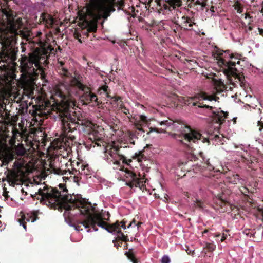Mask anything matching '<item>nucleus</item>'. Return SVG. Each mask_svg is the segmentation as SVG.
<instances>
[{"label": "nucleus", "mask_w": 263, "mask_h": 263, "mask_svg": "<svg viewBox=\"0 0 263 263\" xmlns=\"http://www.w3.org/2000/svg\"><path fill=\"white\" fill-rule=\"evenodd\" d=\"M121 99V97L117 96L112 97L110 96V97L108 98V101L109 100H111V103L114 105H119L118 101Z\"/></svg>", "instance_id": "nucleus-20"}, {"label": "nucleus", "mask_w": 263, "mask_h": 263, "mask_svg": "<svg viewBox=\"0 0 263 263\" xmlns=\"http://www.w3.org/2000/svg\"><path fill=\"white\" fill-rule=\"evenodd\" d=\"M168 2L169 4L173 7L178 6L180 1L178 0H168Z\"/></svg>", "instance_id": "nucleus-24"}, {"label": "nucleus", "mask_w": 263, "mask_h": 263, "mask_svg": "<svg viewBox=\"0 0 263 263\" xmlns=\"http://www.w3.org/2000/svg\"><path fill=\"white\" fill-rule=\"evenodd\" d=\"M142 224V222H139L137 224H135L134 226H137L138 228Z\"/></svg>", "instance_id": "nucleus-41"}, {"label": "nucleus", "mask_w": 263, "mask_h": 263, "mask_svg": "<svg viewBox=\"0 0 263 263\" xmlns=\"http://www.w3.org/2000/svg\"><path fill=\"white\" fill-rule=\"evenodd\" d=\"M25 149L23 147H18L16 149V153L18 156H22L25 154Z\"/></svg>", "instance_id": "nucleus-22"}, {"label": "nucleus", "mask_w": 263, "mask_h": 263, "mask_svg": "<svg viewBox=\"0 0 263 263\" xmlns=\"http://www.w3.org/2000/svg\"><path fill=\"white\" fill-rule=\"evenodd\" d=\"M1 97H3V95H0Z\"/></svg>", "instance_id": "nucleus-53"}, {"label": "nucleus", "mask_w": 263, "mask_h": 263, "mask_svg": "<svg viewBox=\"0 0 263 263\" xmlns=\"http://www.w3.org/2000/svg\"><path fill=\"white\" fill-rule=\"evenodd\" d=\"M257 126L259 127L258 130L261 132L263 129V122L258 121Z\"/></svg>", "instance_id": "nucleus-30"}, {"label": "nucleus", "mask_w": 263, "mask_h": 263, "mask_svg": "<svg viewBox=\"0 0 263 263\" xmlns=\"http://www.w3.org/2000/svg\"><path fill=\"white\" fill-rule=\"evenodd\" d=\"M140 118L143 122L146 121L147 117L144 115H141Z\"/></svg>", "instance_id": "nucleus-32"}, {"label": "nucleus", "mask_w": 263, "mask_h": 263, "mask_svg": "<svg viewBox=\"0 0 263 263\" xmlns=\"http://www.w3.org/2000/svg\"><path fill=\"white\" fill-rule=\"evenodd\" d=\"M60 63L61 66L63 65V63L62 62H61Z\"/></svg>", "instance_id": "nucleus-49"}, {"label": "nucleus", "mask_w": 263, "mask_h": 263, "mask_svg": "<svg viewBox=\"0 0 263 263\" xmlns=\"http://www.w3.org/2000/svg\"><path fill=\"white\" fill-rule=\"evenodd\" d=\"M220 234L219 233H217V234H214V236H215V237H219V236H220Z\"/></svg>", "instance_id": "nucleus-45"}, {"label": "nucleus", "mask_w": 263, "mask_h": 263, "mask_svg": "<svg viewBox=\"0 0 263 263\" xmlns=\"http://www.w3.org/2000/svg\"><path fill=\"white\" fill-rule=\"evenodd\" d=\"M41 34H42V32H40V31H39V32H37L36 36H40Z\"/></svg>", "instance_id": "nucleus-44"}, {"label": "nucleus", "mask_w": 263, "mask_h": 263, "mask_svg": "<svg viewBox=\"0 0 263 263\" xmlns=\"http://www.w3.org/2000/svg\"><path fill=\"white\" fill-rule=\"evenodd\" d=\"M122 111L126 115L129 113L128 109H127L126 107H124V108L122 110Z\"/></svg>", "instance_id": "nucleus-38"}, {"label": "nucleus", "mask_w": 263, "mask_h": 263, "mask_svg": "<svg viewBox=\"0 0 263 263\" xmlns=\"http://www.w3.org/2000/svg\"><path fill=\"white\" fill-rule=\"evenodd\" d=\"M206 248L210 251H212L216 248V245L212 243H208L206 244Z\"/></svg>", "instance_id": "nucleus-28"}, {"label": "nucleus", "mask_w": 263, "mask_h": 263, "mask_svg": "<svg viewBox=\"0 0 263 263\" xmlns=\"http://www.w3.org/2000/svg\"><path fill=\"white\" fill-rule=\"evenodd\" d=\"M12 62V58H10L8 55L4 53H0V70L1 75L5 74V72L9 70L11 66L10 64Z\"/></svg>", "instance_id": "nucleus-11"}, {"label": "nucleus", "mask_w": 263, "mask_h": 263, "mask_svg": "<svg viewBox=\"0 0 263 263\" xmlns=\"http://www.w3.org/2000/svg\"><path fill=\"white\" fill-rule=\"evenodd\" d=\"M133 158L134 159H136L138 162H141L142 160L145 158V157L143 154V152L142 151H140L138 153H136Z\"/></svg>", "instance_id": "nucleus-17"}, {"label": "nucleus", "mask_w": 263, "mask_h": 263, "mask_svg": "<svg viewBox=\"0 0 263 263\" xmlns=\"http://www.w3.org/2000/svg\"><path fill=\"white\" fill-rule=\"evenodd\" d=\"M52 172L56 175H71V174H73V173H72L69 169L68 170H63L61 168H56L52 167Z\"/></svg>", "instance_id": "nucleus-15"}, {"label": "nucleus", "mask_w": 263, "mask_h": 263, "mask_svg": "<svg viewBox=\"0 0 263 263\" xmlns=\"http://www.w3.org/2000/svg\"><path fill=\"white\" fill-rule=\"evenodd\" d=\"M238 182H239L241 184H245L246 183V180L243 178H240L239 177V180H238Z\"/></svg>", "instance_id": "nucleus-31"}, {"label": "nucleus", "mask_w": 263, "mask_h": 263, "mask_svg": "<svg viewBox=\"0 0 263 263\" xmlns=\"http://www.w3.org/2000/svg\"><path fill=\"white\" fill-rule=\"evenodd\" d=\"M191 101H193V105L197 106L196 112L199 114L203 115L214 118L216 123L221 125L223 121L227 118L228 113L223 111L214 110L212 106L203 105L200 101L202 100L216 101L215 96L208 95L205 92L197 93L193 97H190Z\"/></svg>", "instance_id": "nucleus-8"}, {"label": "nucleus", "mask_w": 263, "mask_h": 263, "mask_svg": "<svg viewBox=\"0 0 263 263\" xmlns=\"http://www.w3.org/2000/svg\"><path fill=\"white\" fill-rule=\"evenodd\" d=\"M45 19H46V23L51 25H53L54 23V19L50 15L45 16Z\"/></svg>", "instance_id": "nucleus-21"}, {"label": "nucleus", "mask_w": 263, "mask_h": 263, "mask_svg": "<svg viewBox=\"0 0 263 263\" xmlns=\"http://www.w3.org/2000/svg\"><path fill=\"white\" fill-rule=\"evenodd\" d=\"M63 180H65L66 179L67 180H68V179H74V177H72L71 175L70 177H68V176H63Z\"/></svg>", "instance_id": "nucleus-37"}, {"label": "nucleus", "mask_w": 263, "mask_h": 263, "mask_svg": "<svg viewBox=\"0 0 263 263\" xmlns=\"http://www.w3.org/2000/svg\"><path fill=\"white\" fill-rule=\"evenodd\" d=\"M73 226L74 227L75 230L78 231H79L80 230H82V229H81V226H80L79 225H74Z\"/></svg>", "instance_id": "nucleus-35"}, {"label": "nucleus", "mask_w": 263, "mask_h": 263, "mask_svg": "<svg viewBox=\"0 0 263 263\" xmlns=\"http://www.w3.org/2000/svg\"><path fill=\"white\" fill-rule=\"evenodd\" d=\"M161 262V263H170L171 260L168 256L165 255L162 256Z\"/></svg>", "instance_id": "nucleus-25"}, {"label": "nucleus", "mask_w": 263, "mask_h": 263, "mask_svg": "<svg viewBox=\"0 0 263 263\" xmlns=\"http://www.w3.org/2000/svg\"><path fill=\"white\" fill-rule=\"evenodd\" d=\"M120 227H122L123 229H126V227L125 225V222L124 221H122L121 222V225L120 224Z\"/></svg>", "instance_id": "nucleus-36"}, {"label": "nucleus", "mask_w": 263, "mask_h": 263, "mask_svg": "<svg viewBox=\"0 0 263 263\" xmlns=\"http://www.w3.org/2000/svg\"><path fill=\"white\" fill-rule=\"evenodd\" d=\"M95 144L97 145L98 146H101V142L100 141H96L95 142Z\"/></svg>", "instance_id": "nucleus-42"}, {"label": "nucleus", "mask_w": 263, "mask_h": 263, "mask_svg": "<svg viewBox=\"0 0 263 263\" xmlns=\"http://www.w3.org/2000/svg\"><path fill=\"white\" fill-rule=\"evenodd\" d=\"M63 71L66 79L57 86L53 95L57 103L69 105L73 96L77 95H79L83 105H88L91 103H95L96 105H99L101 103L89 87L81 83L76 78L70 76L66 69L63 68Z\"/></svg>", "instance_id": "nucleus-2"}, {"label": "nucleus", "mask_w": 263, "mask_h": 263, "mask_svg": "<svg viewBox=\"0 0 263 263\" xmlns=\"http://www.w3.org/2000/svg\"><path fill=\"white\" fill-rule=\"evenodd\" d=\"M12 136H13V137H14V133H12Z\"/></svg>", "instance_id": "nucleus-52"}, {"label": "nucleus", "mask_w": 263, "mask_h": 263, "mask_svg": "<svg viewBox=\"0 0 263 263\" xmlns=\"http://www.w3.org/2000/svg\"><path fill=\"white\" fill-rule=\"evenodd\" d=\"M3 13L7 18V29L10 33L14 35H18L21 31L19 30L22 22L20 18L15 19L14 12L10 10H4Z\"/></svg>", "instance_id": "nucleus-10"}, {"label": "nucleus", "mask_w": 263, "mask_h": 263, "mask_svg": "<svg viewBox=\"0 0 263 263\" xmlns=\"http://www.w3.org/2000/svg\"><path fill=\"white\" fill-rule=\"evenodd\" d=\"M70 148H67V150H66V151H67V153L69 152V151H70Z\"/></svg>", "instance_id": "nucleus-47"}, {"label": "nucleus", "mask_w": 263, "mask_h": 263, "mask_svg": "<svg viewBox=\"0 0 263 263\" xmlns=\"http://www.w3.org/2000/svg\"><path fill=\"white\" fill-rule=\"evenodd\" d=\"M15 142V138L6 134L1 135L0 137V166L8 165L13 160V155L9 152V145L12 146Z\"/></svg>", "instance_id": "nucleus-9"}, {"label": "nucleus", "mask_w": 263, "mask_h": 263, "mask_svg": "<svg viewBox=\"0 0 263 263\" xmlns=\"http://www.w3.org/2000/svg\"><path fill=\"white\" fill-rule=\"evenodd\" d=\"M229 181L232 184H236L239 180V175L238 174L233 175L232 177L228 178Z\"/></svg>", "instance_id": "nucleus-19"}, {"label": "nucleus", "mask_w": 263, "mask_h": 263, "mask_svg": "<svg viewBox=\"0 0 263 263\" xmlns=\"http://www.w3.org/2000/svg\"><path fill=\"white\" fill-rule=\"evenodd\" d=\"M243 190H241L240 191H241V193H242L243 194H244V195H246V193H248V189H247V188H246L245 187H243Z\"/></svg>", "instance_id": "nucleus-34"}, {"label": "nucleus", "mask_w": 263, "mask_h": 263, "mask_svg": "<svg viewBox=\"0 0 263 263\" xmlns=\"http://www.w3.org/2000/svg\"><path fill=\"white\" fill-rule=\"evenodd\" d=\"M79 173L81 175H84L85 176H88L91 174V171L89 170L88 165H84L83 164H81L80 167L79 168Z\"/></svg>", "instance_id": "nucleus-16"}, {"label": "nucleus", "mask_w": 263, "mask_h": 263, "mask_svg": "<svg viewBox=\"0 0 263 263\" xmlns=\"http://www.w3.org/2000/svg\"><path fill=\"white\" fill-rule=\"evenodd\" d=\"M124 107H125L124 105L123 104V103H122L120 105V108L121 110H122Z\"/></svg>", "instance_id": "nucleus-43"}, {"label": "nucleus", "mask_w": 263, "mask_h": 263, "mask_svg": "<svg viewBox=\"0 0 263 263\" xmlns=\"http://www.w3.org/2000/svg\"><path fill=\"white\" fill-rule=\"evenodd\" d=\"M206 164L208 165V168L209 170H212L214 169V167L210 164L209 161H207Z\"/></svg>", "instance_id": "nucleus-33"}, {"label": "nucleus", "mask_w": 263, "mask_h": 263, "mask_svg": "<svg viewBox=\"0 0 263 263\" xmlns=\"http://www.w3.org/2000/svg\"><path fill=\"white\" fill-rule=\"evenodd\" d=\"M76 37L79 40V42H80L81 43H82V41H81V40H80V39H79L78 38V35H77Z\"/></svg>", "instance_id": "nucleus-46"}, {"label": "nucleus", "mask_w": 263, "mask_h": 263, "mask_svg": "<svg viewBox=\"0 0 263 263\" xmlns=\"http://www.w3.org/2000/svg\"><path fill=\"white\" fill-rule=\"evenodd\" d=\"M126 146H119L115 142L106 147L104 159L108 163H112L114 169L117 170L118 178L124 181L131 188H141L146 182L145 179L130 168L131 159H127L124 156Z\"/></svg>", "instance_id": "nucleus-3"}, {"label": "nucleus", "mask_w": 263, "mask_h": 263, "mask_svg": "<svg viewBox=\"0 0 263 263\" xmlns=\"http://www.w3.org/2000/svg\"><path fill=\"white\" fill-rule=\"evenodd\" d=\"M215 137H218V136L217 134H215Z\"/></svg>", "instance_id": "nucleus-51"}, {"label": "nucleus", "mask_w": 263, "mask_h": 263, "mask_svg": "<svg viewBox=\"0 0 263 263\" xmlns=\"http://www.w3.org/2000/svg\"><path fill=\"white\" fill-rule=\"evenodd\" d=\"M150 132H156L158 133H164L165 132V130L162 128L158 129L156 127H151Z\"/></svg>", "instance_id": "nucleus-26"}, {"label": "nucleus", "mask_w": 263, "mask_h": 263, "mask_svg": "<svg viewBox=\"0 0 263 263\" xmlns=\"http://www.w3.org/2000/svg\"><path fill=\"white\" fill-rule=\"evenodd\" d=\"M23 166V163L21 160H16L13 163V166L16 172H18L21 168Z\"/></svg>", "instance_id": "nucleus-18"}, {"label": "nucleus", "mask_w": 263, "mask_h": 263, "mask_svg": "<svg viewBox=\"0 0 263 263\" xmlns=\"http://www.w3.org/2000/svg\"><path fill=\"white\" fill-rule=\"evenodd\" d=\"M208 231L207 230H205L203 232L204 233H208Z\"/></svg>", "instance_id": "nucleus-48"}, {"label": "nucleus", "mask_w": 263, "mask_h": 263, "mask_svg": "<svg viewBox=\"0 0 263 263\" xmlns=\"http://www.w3.org/2000/svg\"><path fill=\"white\" fill-rule=\"evenodd\" d=\"M123 5L122 0H89L83 17L87 25L91 24L92 26L87 31L95 32L98 19H107L115 11L116 7L120 9Z\"/></svg>", "instance_id": "nucleus-5"}, {"label": "nucleus", "mask_w": 263, "mask_h": 263, "mask_svg": "<svg viewBox=\"0 0 263 263\" xmlns=\"http://www.w3.org/2000/svg\"><path fill=\"white\" fill-rule=\"evenodd\" d=\"M196 5H200L203 8L205 7L206 3L201 0H192Z\"/></svg>", "instance_id": "nucleus-23"}, {"label": "nucleus", "mask_w": 263, "mask_h": 263, "mask_svg": "<svg viewBox=\"0 0 263 263\" xmlns=\"http://www.w3.org/2000/svg\"><path fill=\"white\" fill-rule=\"evenodd\" d=\"M160 124L161 126H165L166 127H171L173 130L178 132L179 134L182 136L184 141L182 139L180 141L189 149L194 148L193 143L198 144L199 142L203 143L207 141V139L203 137L200 133L193 130L183 123L169 120L162 121Z\"/></svg>", "instance_id": "nucleus-7"}, {"label": "nucleus", "mask_w": 263, "mask_h": 263, "mask_svg": "<svg viewBox=\"0 0 263 263\" xmlns=\"http://www.w3.org/2000/svg\"><path fill=\"white\" fill-rule=\"evenodd\" d=\"M135 222V220H133V221L132 222H131L128 226H127V228H129L130 227H133V223ZM134 227H135L134 226Z\"/></svg>", "instance_id": "nucleus-40"}, {"label": "nucleus", "mask_w": 263, "mask_h": 263, "mask_svg": "<svg viewBox=\"0 0 263 263\" xmlns=\"http://www.w3.org/2000/svg\"><path fill=\"white\" fill-rule=\"evenodd\" d=\"M110 88L106 84L100 86L97 91L98 95L101 96L102 98H104L106 101H108V98L110 97Z\"/></svg>", "instance_id": "nucleus-14"}, {"label": "nucleus", "mask_w": 263, "mask_h": 263, "mask_svg": "<svg viewBox=\"0 0 263 263\" xmlns=\"http://www.w3.org/2000/svg\"><path fill=\"white\" fill-rule=\"evenodd\" d=\"M182 28L185 30H194L196 33H199L198 31L195 30L196 24L193 22L192 18L189 17L183 16L181 18Z\"/></svg>", "instance_id": "nucleus-12"}, {"label": "nucleus", "mask_w": 263, "mask_h": 263, "mask_svg": "<svg viewBox=\"0 0 263 263\" xmlns=\"http://www.w3.org/2000/svg\"><path fill=\"white\" fill-rule=\"evenodd\" d=\"M213 55L219 66L223 67L224 73L229 78L233 77L241 81V78L238 73L236 64H240V60L242 55L238 53H231L229 50L223 51L215 47L213 51Z\"/></svg>", "instance_id": "nucleus-6"}, {"label": "nucleus", "mask_w": 263, "mask_h": 263, "mask_svg": "<svg viewBox=\"0 0 263 263\" xmlns=\"http://www.w3.org/2000/svg\"><path fill=\"white\" fill-rule=\"evenodd\" d=\"M60 191L56 189L43 185V188L37 189L34 195L31 194L32 197L40 200L41 202L50 208H55L62 203L65 211L64 216L79 215V223L86 229L91 228L92 231H97V226L105 230L108 233L116 235L119 238L124 240V234L120 230L118 221L111 225L104 221L101 215L97 213L91 203L84 200L76 199L75 196L68 194V190L61 184H59ZM92 232L91 229L87 231Z\"/></svg>", "instance_id": "nucleus-1"}, {"label": "nucleus", "mask_w": 263, "mask_h": 263, "mask_svg": "<svg viewBox=\"0 0 263 263\" xmlns=\"http://www.w3.org/2000/svg\"><path fill=\"white\" fill-rule=\"evenodd\" d=\"M63 127L64 128L65 132L68 133L70 131L71 127H70V124L69 123H67L66 124H65L64 123V125H63Z\"/></svg>", "instance_id": "nucleus-29"}, {"label": "nucleus", "mask_w": 263, "mask_h": 263, "mask_svg": "<svg viewBox=\"0 0 263 263\" xmlns=\"http://www.w3.org/2000/svg\"><path fill=\"white\" fill-rule=\"evenodd\" d=\"M227 237V235L223 234L221 238V241H223Z\"/></svg>", "instance_id": "nucleus-39"}, {"label": "nucleus", "mask_w": 263, "mask_h": 263, "mask_svg": "<svg viewBox=\"0 0 263 263\" xmlns=\"http://www.w3.org/2000/svg\"><path fill=\"white\" fill-rule=\"evenodd\" d=\"M37 218V216L35 213H27L24 214L22 216V218L19 219L20 224L22 225L24 229L26 231L27 222H34Z\"/></svg>", "instance_id": "nucleus-13"}, {"label": "nucleus", "mask_w": 263, "mask_h": 263, "mask_svg": "<svg viewBox=\"0 0 263 263\" xmlns=\"http://www.w3.org/2000/svg\"><path fill=\"white\" fill-rule=\"evenodd\" d=\"M246 234H247V235H248V236H251V234L250 235H249V233H246Z\"/></svg>", "instance_id": "nucleus-50"}, {"label": "nucleus", "mask_w": 263, "mask_h": 263, "mask_svg": "<svg viewBox=\"0 0 263 263\" xmlns=\"http://www.w3.org/2000/svg\"><path fill=\"white\" fill-rule=\"evenodd\" d=\"M125 254L127 255L128 258L130 260L133 262V263H136V259L134 257V255L132 254H130L128 252H126Z\"/></svg>", "instance_id": "nucleus-27"}, {"label": "nucleus", "mask_w": 263, "mask_h": 263, "mask_svg": "<svg viewBox=\"0 0 263 263\" xmlns=\"http://www.w3.org/2000/svg\"><path fill=\"white\" fill-rule=\"evenodd\" d=\"M42 63L46 66L48 62L44 58L35 52L21 59L20 68L21 76L23 79V91L28 98H33L34 80L40 73L44 72V68L42 65Z\"/></svg>", "instance_id": "nucleus-4"}]
</instances>
